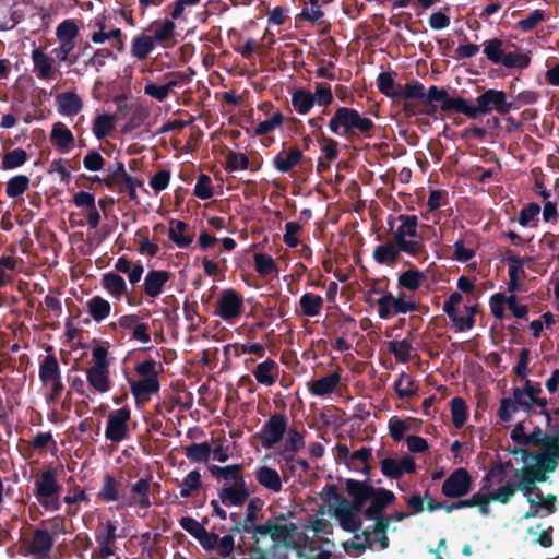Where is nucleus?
I'll return each mask as SVG.
<instances>
[{"label": "nucleus", "instance_id": "nucleus-11", "mask_svg": "<svg viewBox=\"0 0 559 559\" xmlns=\"http://www.w3.org/2000/svg\"><path fill=\"white\" fill-rule=\"evenodd\" d=\"M513 108V103L507 99V94L493 88L478 95L475 104L476 118L480 115H488L492 110L500 115H507Z\"/></svg>", "mask_w": 559, "mask_h": 559}, {"label": "nucleus", "instance_id": "nucleus-38", "mask_svg": "<svg viewBox=\"0 0 559 559\" xmlns=\"http://www.w3.org/2000/svg\"><path fill=\"white\" fill-rule=\"evenodd\" d=\"M130 94V90L128 88V80L121 82V93L114 95L112 102L117 106L116 112L112 115L115 119H124L127 118L131 111L133 110V106H136V103L128 104V97Z\"/></svg>", "mask_w": 559, "mask_h": 559}, {"label": "nucleus", "instance_id": "nucleus-31", "mask_svg": "<svg viewBox=\"0 0 559 559\" xmlns=\"http://www.w3.org/2000/svg\"><path fill=\"white\" fill-rule=\"evenodd\" d=\"M341 381V373L335 371L326 377H322L308 384V390L312 395L325 396L333 393Z\"/></svg>", "mask_w": 559, "mask_h": 559}, {"label": "nucleus", "instance_id": "nucleus-7", "mask_svg": "<svg viewBox=\"0 0 559 559\" xmlns=\"http://www.w3.org/2000/svg\"><path fill=\"white\" fill-rule=\"evenodd\" d=\"M427 102L430 108L425 111L432 116L437 111L436 103H440V109L445 114H463L469 119H476L475 104L461 96L450 97L448 90L432 85L427 91Z\"/></svg>", "mask_w": 559, "mask_h": 559}, {"label": "nucleus", "instance_id": "nucleus-36", "mask_svg": "<svg viewBox=\"0 0 559 559\" xmlns=\"http://www.w3.org/2000/svg\"><path fill=\"white\" fill-rule=\"evenodd\" d=\"M131 393L136 400L148 399L150 395L159 391L160 384L158 378L140 379L138 381H130Z\"/></svg>", "mask_w": 559, "mask_h": 559}, {"label": "nucleus", "instance_id": "nucleus-2", "mask_svg": "<svg viewBox=\"0 0 559 559\" xmlns=\"http://www.w3.org/2000/svg\"><path fill=\"white\" fill-rule=\"evenodd\" d=\"M319 496L325 504L334 509V515L343 531L357 533L361 530L362 521L358 514L362 513L364 510L362 507L355 509V498L347 500L340 493L338 487L335 484H325Z\"/></svg>", "mask_w": 559, "mask_h": 559}, {"label": "nucleus", "instance_id": "nucleus-5", "mask_svg": "<svg viewBox=\"0 0 559 559\" xmlns=\"http://www.w3.org/2000/svg\"><path fill=\"white\" fill-rule=\"evenodd\" d=\"M484 53L496 64L506 68H526L530 64V57L523 49L513 43L502 39H491L485 44Z\"/></svg>", "mask_w": 559, "mask_h": 559}, {"label": "nucleus", "instance_id": "nucleus-54", "mask_svg": "<svg viewBox=\"0 0 559 559\" xmlns=\"http://www.w3.org/2000/svg\"><path fill=\"white\" fill-rule=\"evenodd\" d=\"M148 117V111L145 107L141 105L133 106V110L130 114L129 120L122 128L123 133H130L133 130L140 128L146 118Z\"/></svg>", "mask_w": 559, "mask_h": 559}, {"label": "nucleus", "instance_id": "nucleus-49", "mask_svg": "<svg viewBox=\"0 0 559 559\" xmlns=\"http://www.w3.org/2000/svg\"><path fill=\"white\" fill-rule=\"evenodd\" d=\"M179 486L181 487V498L191 497L195 490H199L202 487L200 472L198 469L189 472L188 475L181 480Z\"/></svg>", "mask_w": 559, "mask_h": 559}, {"label": "nucleus", "instance_id": "nucleus-14", "mask_svg": "<svg viewBox=\"0 0 559 559\" xmlns=\"http://www.w3.org/2000/svg\"><path fill=\"white\" fill-rule=\"evenodd\" d=\"M130 418L131 409L128 406L110 412L105 429L106 439L117 443L126 440L129 437Z\"/></svg>", "mask_w": 559, "mask_h": 559}, {"label": "nucleus", "instance_id": "nucleus-56", "mask_svg": "<svg viewBox=\"0 0 559 559\" xmlns=\"http://www.w3.org/2000/svg\"><path fill=\"white\" fill-rule=\"evenodd\" d=\"M254 269L261 276H267L274 272H277V264L275 260L264 253H254Z\"/></svg>", "mask_w": 559, "mask_h": 559}, {"label": "nucleus", "instance_id": "nucleus-23", "mask_svg": "<svg viewBox=\"0 0 559 559\" xmlns=\"http://www.w3.org/2000/svg\"><path fill=\"white\" fill-rule=\"evenodd\" d=\"M401 252H404V249H400V246L395 245L394 240H392L377 246L372 258L380 265L391 266L399 262Z\"/></svg>", "mask_w": 559, "mask_h": 559}, {"label": "nucleus", "instance_id": "nucleus-13", "mask_svg": "<svg viewBox=\"0 0 559 559\" xmlns=\"http://www.w3.org/2000/svg\"><path fill=\"white\" fill-rule=\"evenodd\" d=\"M473 478L464 467L454 469L443 481L441 492L450 499L462 498L471 492Z\"/></svg>", "mask_w": 559, "mask_h": 559}, {"label": "nucleus", "instance_id": "nucleus-52", "mask_svg": "<svg viewBox=\"0 0 559 559\" xmlns=\"http://www.w3.org/2000/svg\"><path fill=\"white\" fill-rule=\"evenodd\" d=\"M369 520L373 521L372 533L377 535L374 543L379 544L381 549H388L390 546V540L388 536L390 523L386 522V519H384V516Z\"/></svg>", "mask_w": 559, "mask_h": 559}, {"label": "nucleus", "instance_id": "nucleus-34", "mask_svg": "<svg viewBox=\"0 0 559 559\" xmlns=\"http://www.w3.org/2000/svg\"><path fill=\"white\" fill-rule=\"evenodd\" d=\"M170 227L168 229L169 239L181 249L188 248L192 241V235H186L185 231L189 228V225L183 221L171 219L169 222Z\"/></svg>", "mask_w": 559, "mask_h": 559}, {"label": "nucleus", "instance_id": "nucleus-27", "mask_svg": "<svg viewBox=\"0 0 559 559\" xmlns=\"http://www.w3.org/2000/svg\"><path fill=\"white\" fill-rule=\"evenodd\" d=\"M50 142L61 153H67L74 145V136L66 124L57 122L52 127Z\"/></svg>", "mask_w": 559, "mask_h": 559}, {"label": "nucleus", "instance_id": "nucleus-62", "mask_svg": "<svg viewBox=\"0 0 559 559\" xmlns=\"http://www.w3.org/2000/svg\"><path fill=\"white\" fill-rule=\"evenodd\" d=\"M408 430L411 427L399 416H392L389 419V433L394 441H402Z\"/></svg>", "mask_w": 559, "mask_h": 559}, {"label": "nucleus", "instance_id": "nucleus-59", "mask_svg": "<svg viewBox=\"0 0 559 559\" xmlns=\"http://www.w3.org/2000/svg\"><path fill=\"white\" fill-rule=\"evenodd\" d=\"M249 163V158L246 154L228 151L226 155L225 169L229 173L236 171L238 169L245 170L248 169Z\"/></svg>", "mask_w": 559, "mask_h": 559}, {"label": "nucleus", "instance_id": "nucleus-58", "mask_svg": "<svg viewBox=\"0 0 559 559\" xmlns=\"http://www.w3.org/2000/svg\"><path fill=\"white\" fill-rule=\"evenodd\" d=\"M378 88L388 97L397 98L399 91L391 72H380L378 76Z\"/></svg>", "mask_w": 559, "mask_h": 559}, {"label": "nucleus", "instance_id": "nucleus-61", "mask_svg": "<svg viewBox=\"0 0 559 559\" xmlns=\"http://www.w3.org/2000/svg\"><path fill=\"white\" fill-rule=\"evenodd\" d=\"M284 121L283 114L277 109L270 119L261 121L254 129L255 135H265L276 128L281 127Z\"/></svg>", "mask_w": 559, "mask_h": 559}, {"label": "nucleus", "instance_id": "nucleus-4", "mask_svg": "<svg viewBox=\"0 0 559 559\" xmlns=\"http://www.w3.org/2000/svg\"><path fill=\"white\" fill-rule=\"evenodd\" d=\"M62 490L56 468L39 471L33 475V496L45 511L56 512L61 509Z\"/></svg>", "mask_w": 559, "mask_h": 559}, {"label": "nucleus", "instance_id": "nucleus-19", "mask_svg": "<svg viewBox=\"0 0 559 559\" xmlns=\"http://www.w3.org/2000/svg\"><path fill=\"white\" fill-rule=\"evenodd\" d=\"M399 97L405 99L403 109L405 112L411 115H416L413 104L411 100H426L427 102V93H425L424 85L418 81H412L406 84H397Z\"/></svg>", "mask_w": 559, "mask_h": 559}, {"label": "nucleus", "instance_id": "nucleus-53", "mask_svg": "<svg viewBox=\"0 0 559 559\" xmlns=\"http://www.w3.org/2000/svg\"><path fill=\"white\" fill-rule=\"evenodd\" d=\"M388 349L400 362L406 364L411 360V352L413 346L408 338H403L400 342H390L388 344Z\"/></svg>", "mask_w": 559, "mask_h": 559}, {"label": "nucleus", "instance_id": "nucleus-42", "mask_svg": "<svg viewBox=\"0 0 559 559\" xmlns=\"http://www.w3.org/2000/svg\"><path fill=\"white\" fill-rule=\"evenodd\" d=\"M394 391L400 399L411 397L416 394L417 386L411 374L402 371L393 384Z\"/></svg>", "mask_w": 559, "mask_h": 559}, {"label": "nucleus", "instance_id": "nucleus-10", "mask_svg": "<svg viewBox=\"0 0 559 559\" xmlns=\"http://www.w3.org/2000/svg\"><path fill=\"white\" fill-rule=\"evenodd\" d=\"M288 428V419L282 413H275L264 423L261 430L254 435L264 449H272L284 437Z\"/></svg>", "mask_w": 559, "mask_h": 559}, {"label": "nucleus", "instance_id": "nucleus-17", "mask_svg": "<svg viewBox=\"0 0 559 559\" xmlns=\"http://www.w3.org/2000/svg\"><path fill=\"white\" fill-rule=\"evenodd\" d=\"M531 460L536 462V465L544 474L554 473L559 461V441L555 438L551 439V443L547 444L545 452H533Z\"/></svg>", "mask_w": 559, "mask_h": 559}, {"label": "nucleus", "instance_id": "nucleus-60", "mask_svg": "<svg viewBox=\"0 0 559 559\" xmlns=\"http://www.w3.org/2000/svg\"><path fill=\"white\" fill-rule=\"evenodd\" d=\"M136 236L141 237V241H140L138 251L141 254H147L152 258L156 257L159 251V247H158V245H156L150 240L148 228L146 226H144V227L138 229Z\"/></svg>", "mask_w": 559, "mask_h": 559}, {"label": "nucleus", "instance_id": "nucleus-22", "mask_svg": "<svg viewBox=\"0 0 559 559\" xmlns=\"http://www.w3.org/2000/svg\"><path fill=\"white\" fill-rule=\"evenodd\" d=\"M297 530V526L295 523L289 524H277L272 521L266 522L265 524L258 525L252 534V537L254 539V544H259V538L257 537L258 534L260 535H270L272 539L276 540L281 537H285L288 534L295 532Z\"/></svg>", "mask_w": 559, "mask_h": 559}, {"label": "nucleus", "instance_id": "nucleus-26", "mask_svg": "<svg viewBox=\"0 0 559 559\" xmlns=\"http://www.w3.org/2000/svg\"><path fill=\"white\" fill-rule=\"evenodd\" d=\"M102 287L116 300H120L128 294V286L122 276L116 272H108L102 275Z\"/></svg>", "mask_w": 559, "mask_h": 559}, {"label": "nucleus", "instance_id": "nucleus-30", "mask_svg": "<svg viewBox=\"0 0 559 559\" xmlns=\"http://www.w3.org/2000/svg\"><path fill=\"white\" fill-rule=\"evenodd\" d=\"M304 447V435L300 433L296 428H289L287 430V438L280 454L284 457L286 464H289L295 460V453H297Z\"/></svg>", "mask_w": 559, "mask_h": 559}, {"label": "nucleus", "instance_id": "nucleus-28", "mask_svg": "<svg viewBox=\"0 0 559 559\" xmlns=\"http://www.w3.org/2000/svg\"><path fill=\"white\" fill-rule=\"evenodd\" d=\"M304 154L299 148H290L288 152L282 150L274 158L273 166L280 173H289L295 166H297Z\"/></svg>", "mask_w": 559, "mask_h": 559}, {"label": "nucleus", "instance_id": "nucleus-64", "mask_svg": "<svg viewBox=\"0 0 559 559\" xmlns=\"http://www.w3.org/2000/svg\"><path fill=\"white\" fill-rule=\"evenodd\" d=\"M540 213L539 204L535 202L528 203L520 211L519 215V224L523 227L532 226L535 227L536 223L531 224V222L535 221L538 214Z\"/></svg>", "mask_w": 559, "mask_h": 559}, {"label": "nucleus", "instance_id": "nucleus-18", "mask_svg": "<svg viewBox=\"0 0 559 559\" xmlns=\"http://www.w3.org/2000/svg\"><path fill=\"white\" fill-rule=\"evenodd\" d=\"M250 496V491L247 488L246 481L240 484L224 485L218 490V497L221 502L226 507H240L242 506Z\"/></svg>", "mask_w": 559, "mask_h": 559}, {"label": "nucleus", "instance_id": "nucleus-43", "mask_svg": "<svg viewBox=\"0 0 559 559\" xmlns=\"http://www.w3.org/2000/svg\"><path fill=\"white\" fill-rule=\"evenodd\" d=\"M425 278V275L421 271L417 269H411L403 272L397 280L399 287L405 288L411 292L417 290Z\"/></svg>", "mask_w": 559, "mask_h": 559}, {"label": "nucleus", "instance_id": "nucleus-12", "mask_svg": "<svg viewBox=\"0 0 559 559\" xmlns=\"http://www.w3.org/2000/svg\"><path fill=\"white\" fill-rule=\"evenodd\" d=\"M404 294L394 296L392 293H384L378 300V314L381 319L388 320L393 316L405 314L417 311L419 306L415 301L405 300Z\"/></svg>", "mask_w": 559, "mask_h": 559}, {"label": "nucleus", "instance_id": "nucleus-9", "mask_svg": "<svg viewBox=\"0 0 559 559\" xmlns=\"http://www.w3.org/2000/svg\"><path fill=\"white\" fill-rule=\"evenodd\" d=\"M107 176L102 182L109 189L117 187L119 192L127 193L129 199L134 201L138 198L136 187L142 186L143 181L130 176L122 162H116L107 168Z\"/></svg>", "mask_w": 559, "mask_h": 559}, {"label": "nucleus", "instance_id": "nucleus-44", "mask_svg": "<svg viewBox=\"0 0 559 559\" xmlns=\"http://www.w3.org/2000/svg\"><path fill=\"white\" fill-rule=\"evenodd\" d=\"M212 453V448L207 442L192 443L185 448L186 457L195 463L207 462Z\"/></svg>", "mask_w": 559, "mask_h": 559}, {"label": "nucleus", "instance_id": "nucleus-21", "mask_svg": "<svg viewBox=\"0 0 559 559\" xmlns=\"http://www.w3.org/2000/svg\"><path fill=\"white\" fill-rule=\"evenodd\" d=\"M152 475H147L144 478H140L136 483L131 486L132 500H128L127 504H138L142 509H147L152 506L150 499Z\"/></svg>", "mask_w": 559, "mask_h": 559}, {"label": "nucleus", "instance_id": "nucleus-37", "mask_svg": "<svg viewBox=\"0 0 559 559\" xmlns=\"http://www.w3.org/2000/svg\"><path fill=\"white\" fill-rule=\"evenodd\" d=\"M324 300L320 295L305 293L299 299L300 310L297 312L307 317H316L321 312Z\"/></svg>", "mask_w": 559, "mask_h": 559}, {"label": "nucleus", "instance_id": "nucleus-33", "mask_svg": "<svg viewBox=\"0 0 559 559\" xmlns=\"http://www.w3.org/2000/svg\"><path fill=\"white\" fill-rule=\"evenodd\" d=\"M252 373L258 383L270 386L276 382L278 376V366L273 359L267 358L266 360L260 362L252 371Z\"/></svg>", "mask_w": 559, "mask_h": 559}, {"label": "nucleus", "instance_id": "nucleus-8", "mask_svg": "<svg viewBox=\"0 0 559 559\" xmlns=\"http://www.w3.org/2000/svg\"><path fill=\"white\" fill-rule=\"evenodd\" d=\"M400 225L393 233V240L404 253L416 257L424 250L423 236L418 233V217L416 215L401 214L397 216Z\"/></svg>", "mask_w": 559, "mask_h": 559}, {"label": "nucleus", "instance_id": "nucleus-6", "mask_svg": "<svg viewBox=\"0 0 559 559\" xmlns=\"http://www.w3.org/2000/svg\"><path fill=\"white\" fill-rule=\"evenodd\" d=\"M484 53L496 64L506 68H526L530 64V57L523 49L513 43L502 39H491L485 44Z\"/></svg>", "mask_w": 559, "mask_h": 559}, {"label": "nucleus", "instance_id": "nucleus-48", "mask_svg": "<svg viewBox=\"0 0 559 559\" xmlns=\"http://www.w3.org/2000/svg\"><path fill=\"white\" fill-rule=\"evenodd\" d=\"M174 28L175 24L167 20L160 24L152 25L145 31V33L152 38L154 44H160L168 40L173 36Z\"/></svg>", "mask_w": 559, "mask_h": 559}, {"label": "nucleus", "instance_id": "nucleus-63", "mask_svg": "<svg viewBox=\"0 0 559 559\" xmlns=\"http://www.w3.org/2000/svg\"><path fill=\"white\" fill-rule=\"evenodd\" d=\"M193 194L201 200H209L213 197L212 180L209 175L201 174L198 177Z\"/></svg>", "mask_w": 559, "mask_h": 559}, {"label": "nucleus", "instance_id": "nucleus-3", "mask_svg": "<svg viewBox=\"0 0 559 559\" xmlns=\"http://www.w3.org/2000/svg\"><path fill=\"white\" fill-rule=\"evenodd\" d=\"M329 129L342 136L371 138L376 124L354 108L338 107L329 122Z\"/></svg>", "mask_w": 559, "mask_h": 559}, {"label": "nucleus", "instance_id": "nucleus-57", "mask_svg": "<svg viewBox=\"0 0 559 559\" xmlns=\"http://www.w3.org/2000/svg\"><path fill=\"white\" fill-rule=\"evenodd\" d=\"M78 34L79 27L71 20L62 22L57 28V37L59 43L74 44V39Z\"/></svg>", "mask_w": 559, "mask_h": 559}, {"label": "nucleus", "instance_id": "nucleus-50", "mask_svg": "<svg viewBox=\"0 0 559 559\" xmlns=\"http://www.w3.org/2000/svg\"><path fill=\"white\" fill-rule=\"evenodd\" d=\"M29 178L26 175H16L7 182L5 192L11 199L21 197L29 187Z\"/></svg>", "mask_w": 559, "mask_h": 559}, {"label": "nucleus", "instance_id": "nucleus-1", "mask_svg": "<svg viewBox=\"0 0 559 559\" xmlns=\"http://www.w3.org/2000/svg\"><path fill=\"white\" fill-rule=\"evenodd\" d=\"M345 486L347 495L355 498V509L362 507L366 519L383 518L385 509L396 501L393 491L374 487L369 477L365 480L348 478Z\"/></svg>", "mask_w": 559, "mask_h": 559}, {"label": "nucleus", "instance_id": "nucleus-41", "mask_svg": "<svg viewBox=\"0 0 559 559\" xmlns=\"http://www.w3.org/2000/svg\"><path fill=\"white\" fill-rule=\"evenodd\" d=\"M87 310L90 316L93 318L96 322H102L105 320L111 310V306L108 300L104 299L100 296H94L92 297L87 304Z\"/></svg>", "mask_w": 559, "mask_h": 559}, {"label": "nucleus", "instance_id": "nucleus-20", "mask_svg": "<svg viewBox=\"0 0 559 559\" xmlns=\"http://www.w3.org/2000/svg\"><path fill=\"white\" fill-rule=\"evenodd\" d=\"M171 274L165 270H152L148 271L144 278V293L155 298L163 293L165 284L170 280Z\"/></svg>", "mask_w": 559, "mask_h": 559}, {"label": "nucleus", "instance_id": "nucleus-45", "mask_svg": "<svg viewBox=\"0 0 559 559\" xmlns=\"http://www.w3.org/2000/svg\"><path fill=\"white\" fill-rule=\"evenodd\" d=\"M131 72L127 73L123 76H117L116 79L108 81L106 83L102 81H96L94 85V94L102 93V90L105 88L108 97L112 99L114 95L121 93V82L124 80H128V88L130 90V80H131Z\"/></svg>", "mask_w": 559, "mask_h": 559}, {"label": "nucleus", "instance_id": "nucleus-24", "mask_svg": "<svg viewBox=\"0 0 559 559\" xmlns=\"http://www.w3.org/2000/svg\"><path fill=\"white\" fill-rule=\"evenodd\" d=\"M122 484L116 479L111 474H105L103 485L97 492V498L106 503L116 502L120 498H124L121 492Z\"/></svg>", "mask_w": 559, "mask_h": 559}, {"label": "nucleus", "instance_id": "nucleus-40", "mask_svg": "<svg viewBox=\"0 0 559 559\" xmlns=\"http://www.w3.org/2000/svg\"><path fill=\"white\" fill-rule=\"evenodd\" d=\"M316 104L314 95L305 88L296 90L292 95V105L300 115L308 114Z\"/></svg>", "mask_w": 559, "mask_h": 559}, {"label": "nucleus", "instance_id": "nucleus-35", "mask_svg": "<svg viewBox=\"0 0 559 559\" xmlns=\"http://www.w3.org/2000/svg\"><path fill=\"white\" fill-rule=\"evenodd\" d=\"M257 481L264 488L280 492L282 490V480L278 472L269 466H262L255 472Z\"/></svg>", "mask_w": 559, "mask_h": 559}, {"label": "nucleus", "instance_id": "nucleus-15", "mask_svg": "<svg viewBox=\"0 0 559 559\" xmlns=\"http://www.w3.org/2000/svg\"><path fill=\"white\" fill-rule=\"evenodd\" d=\"M53 544L52 535L47 530L40 527L34 530L29 539L23 540L26 554L34 556L36 559L49 558Z\"/></svg>", "mask_w": 559, "mask_h": 559}, {"label": "nucleus", "instance_id": "nucleus-51", "mask_svg": "<svg viewBox=\"0 0 559 559\" xmlns=\"http://www.w3.org/2000/svg\"><path fill=\"white\" fill-rule=\"evenodd\" d=\"M114 120V116L108 114L98 115L94 119L93 133L96 139L102 140L110 134V132L115 129Z\"/></svg>", "mask_w": 559, "mask_h": 559}, {"label": "nucleus", "instance_id": "nucleus-32", "mask_svg": "<svg viewBox=\"0 0 559 559\" xmlns=\"http://www.w3.org/2000/svg\"><path fill=\"white\" fill-rule=\"evenodd\" d=\"M257 499H252L249 501L247 506L246 519L242 522H236L230 528L231 533H247L253 534L255 527V522L258 520V511L261 506L258 503Z\"/></svg>", "mask_w": 559, "mask_h": 559}, {"label": "nucleus", "instance_id": "nucleus-16", "mask_svg": "<svg viewBox=\"0 0 559 559\" xmlns=\"http://www.w3.org/2000/svg\"><path fill=\"white\" fill-rule=\"evenodd\" d=\"M243 310V298L235 289H225L217 300L218 314L223 320L230 321L238 318Z\"/></svg>", "mask_w": 559, "mask_h": 559}, {"label": "nucleus", "instance_id": "nucleus-39", "mask_svg": "<svg viewBox=\"0 0 559 559\" xmlns=\"http://www.w3.org/2000/svg\"><path fill=\"white\" fill-rule=\"evenodd\" d=\"M59 111L64 116H74L79 114L83 107V103L79 95L72 92L62 93L57 97Z\"/></svg>", "mask_w": 559, "mask_h": 559}, {"label": "nucleus", "instance_id": "nucleus-29", "mask_svg": "<svg viewBox=\"0 0 559 559\" xmlns=\"http://www.w3.org/2000/svg\"><path fill=\"white\" fill-rule=\"evenodd\" d=\"M86 380L88 385L98 393H106L111 389L109 368L90 367L86 370Z\"/></svg>", "mask_w": 559, "mask_h": 559}, {"label": "nucleus", "instance_id": "nucleus-55", "mask_svg": "<svg viewBox=\"0 0 559 559\" xmlns=\"http://www.w3.org/2000/svg\"><path fill=\"white\" fill-rule=\"evenodd\" d=\"M154 45L152 38L144 32L134 38L132 43V55L138 59H145L150 51L153 50Z\"/></svg>", "mask_w": 559, "mask_h": 559}, {"label": "nucleus", "instance_id": "nucleus-25", "mask_svg": "<svg viewBox=\"0 0 559 559\" xmlns=\"http://www.w3.org/2000/svg\"><path fill=\"white\" fill-rule=\"evenodd\" d=\"M53 347L49 345L46 348L48 353L39 364V379L44 385H48V380L61 376L59 362L53 353Z\"/></svg>", "mask_w": 559, "mask_h": 559}, {"label": "nucleus", "instance_id": "nucleus-46", "mask_svg": "<svg viewBox=\"0 0 559 559\" xmlns=\"http://www.w3.org/2000/svg\"><path fill=\"white\" fill-rule=\"evenodd\" d=\"M27 158L28 155L24 148H14L3 155L1 160V168L3 170L19 168L26 163Z\"/></svg>", "mask_w": 559, "mask_h": 559}, {"label": "nucleus", "instance_id": "nucleus-47", "mask_svg": "<svg viewBox=\"0 0 559 559\" xmlns=\"http://www.w3.org/2000/svg\"><path fill=\"white\" fill-rule=\"evenodd\" d=\"M451 416L455 428H462L468 417V408L464 399L456 396L451 400Z\"/></svg>", "mask_w": 559, "mask_h": 559}]
</instances>
